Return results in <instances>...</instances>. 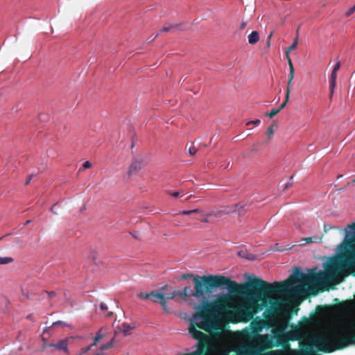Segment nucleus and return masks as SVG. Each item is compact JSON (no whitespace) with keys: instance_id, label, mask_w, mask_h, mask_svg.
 I'll use <instances>...</instances> for the list:
<instances>
[{"instance_id":"nucleus-1","label":"nucleus","mask_w":355,"mask_h":355,"mask_svg":"<svg viewBox=\"0 0 355 355\" xmlns=\"http://www.w3.org/2000/svg\"><path fill=\"white\" fill-rule=\"evenodd\" d=\"M355 263V254L345 257H333L325 264V272L320 271L307 275L302 272L300 268H295L288 279L282 282L269 283L261 279L258 282V287L254 295L258 303V311L264 307H270L279 313L283 299H276L273 295L284 293L289 295H297L302 293V285L293 286L297 283L309 286L311 284L319 282L325 279L334 280L344 273L347 266Z\"/></svg>"},{"instance_id":"nucleus-2","label":"nucleus","mask_w":355,"mask_h":355,"mask_svg":"<svg viewBox=\"0 0 355 355\" xmlns=\"http://www.w3.org/2000/svg\"><path fill=\"white\" fill-rule=\"evenodd\" d=\"M275 347L282 349L274 350L270 355H320L318 351L331 353L336 351L331 331L327 334H317L299 341L300 349H292L288 339L282 334L275 336Z\"/></svg>"},{"instance_id":"nucleus-3","label":"nucleus","mask_w":355,"mask_h":355,"mask_svg":"<svg viewBox=\"0 0 355 355\" xmlns=\"http://www.w3.org/2000/svg\"><path fill=\"white\" fill-rule=\"evenodd\" d=\"M209 280L207 284L209 286L210 294L212 290L216 288L226 286L231 293H236L250 297L254 295L258 287L259 278L254 277L246 284H238L232 281L230 277L223 275H208Z\"/></svg>"},{"instance_id":"nucleus-4","label":"nucleus","mask_w":355,"mask_h":355,"mask_svg":"<svg viewBox=\"0 0 355 355\" xmlns=\"http://www.w3.org/2000/svg\"><path fill=\"white\" fill-rule=\"evenodd\" d=\"M200 322H196V320H191L189 327V332L194 338L198 341L197 344V349L192 353L196 355H207L210 348V340L208 335L198 330L202 329L207 332H211L216 329V324L214 318H201Z\"/></svg>"},{"instance_id":"nucleus-5","label":"nucleus","mask_w":355,"mask_h":355,"mask_svg":"<svg viewBox=\"0 0 355 355\" xmlns=\"http://www.w3.org/2000/svg\"><path fill=\"white\" fill-rule=\"evenodd\" d=\"M258 303H257L254 295L248 297L244 303L234 304L227 315V320L233 323H247L253 319L258 311Z\"/></svg>"},{"instance_id":"nucleus-6","label":"nucleus","mask_w":355,"mask_h":355,"mask_svg":"<svg viewBox=\"0 0 355 355\" xmlns=\"http://www.w3.org/2000/svg\"><path fill=\"white\" fill-rule=\"evenodd\" d=\"M208 280V275H195L193 277L194 291H192L189 287H184L181 291H175L176 295L182 297H195L205 299L206 295H210L209 286L207 284Z\"/></svg>"},{"instance_id":"nucleus-7","label":"nucleus","mask_w":355,"mask_h":355,"mask_svg":"<svg viewBox=\"0 0 355 355\" xmlns=\"http://www.w3.org/2000/svg\"><path fill=\"white\" fill-rule=\"evenodd\" d=\"M275 341L273 340L272 337L267 334H258L254 339V343L249 350V354L259 355L263 351L275 347Z\"/></svg>"},{"instance_id":"nucleus-8","label":"nucleus","mask_w":355,"mask_h":355,"mask_svg":"<svg viewBox=\"0 0 355 355\" xmlns=\"http://www.w3.org/2000/svg\"><path fill=\"white\" fill-rule=\"evenodd\" d=\"M175 296V290L166 285L160 288L159 291H152L150 299L155 303H159L163 309L167 311L166 300H173Z\"/></svg>"},{"instance_id":"nucleus-9","label":"nucleus","mask_w":355,"mask_h":355,"mask_svg":"<svg viewBox=\"0 0 355 355\" xmlns=\"http://www.w3.org/2000/svg\"><path fill=\"white\" fill-rule=\"evenodd\" d=\"M208 296L206 295V298L203 299L202 304L196 307L197 311L193 315L194 320H198V318H213V314L216 311L214 303L207 300Z\"/></svg>"},{"instance_id":"nucleus-10","label":"nucleus","mask_w":355,"mask_h":355,"mask_svg":"<svg viewBox=\"0 0 355 355\" xmlns=\"http://www.w3.org/2000/svg\"><path fill=\"white\" fill-rule=\"evenodd\" d=\"M214 304L216 312L225 313L227 316L234 302L229 295H222L218 297L217 301L214 302Z\"/></svg>"},{"instance_id":"nucleus-11","label":"nucleus","mask_w":355,"mask_h":355,"mask_svg":"<svg viewBox=\"0 0 355 355\" xmlns=\"http://www.w3.org/2000/svg\"><path fill=\"white\" fill-rule=\"evenodd\" d=\"M344 232L345 233V242L352 247L355 244V222L348 225Z\"/></svg>"},{"instance_id":"nucleus-12","label":"nucleus","mask_w":355,"mask_h":355,"mask_svg":"<svg viewBox=\"0 0 355 355\" xmlns=\"http://www.w3.org/2000/svg\"><path fill=\"white\" fill-rule=\"evenodd\" d=\"M144 166V163L142 159L135 158L129 166L127 175L130 177L137 173Z\"/></svg>"},{"instance_id":"nucleus-13","label":"nucleus","mask_w":355,"mask_h":355,"mask_svg":"<svg viewBox=\"0 0 355 355\" xmlns=\"http://www.w3.org/2000/svg\"><path fill=\"white\" fill-rule=\"evenodd\" d=\"M239 208H243V206H241L240 204L234 205L233 207H229L225 209L224 210H220L217 211H212L209 213H208V216H215L217 218L221 217L223 214H230L232 212H235Z\"/></svg>"},{"instance_id":"nucleus-14","label":"nucleus","mask_w":355,"mask_h":355,"mask_svg":"<svg viewBox=\"0 0 355 355\" xmlns=\"http://www.w3.org/2000/svg\"><path fill=\"white\" fill-rule=\"evenodd\" d=\"M68 341L69 338L60 340L58 343H55L53 345V351L59 350L64 352H68Z\"/></svg>"},{"instance_id":"nucleus-15","label":"nucleus","mask_w":355,"mask_h":355,"mask_svg":"<svg viewBox=\"0 0 355 355\" xmlns=\"http://www.w3.org/2000/svg\"><path fill=\"white\" fill-rule=\"evenodd\" d=\"M336 79H337V72L331 71L330 75V80H329V90H330V95L329 98L330 99L332 98L333 94L334 93V89L336 86Z\"/></svg>"},{"instance_id":"nucleus-16","label":"nucleus","mask_w":355,"mask_h":355,"mask_svg":"<svg viewBox=\"0 0 355 355\" xmlns=\"http://www.w3.org/2000/svg\"><path fill=\"white\" fill-rule=\"evenodd\" d=\"M180 26V24H165L162 29H160L158 33L155 35L153 39L157 37L161 33H166L172 31L174 32Z\"/></svg>"},{"instance_id":"nucleus-17","label":"nucleus","mask_w":355,"mask_h":355,"mask_svg":"<svg viewBox=\"0 0 355 355\" xmlns=\"http://www.w3.org/2000/svg\"><path fill=\"white\" fill-rule=\"evenodd\" d=\"M278 313H279L278 311H277L274 309H272L270 307H267L266 311L263 312V315L266 320H274L277 318Z\"/></svg>"},{"instance_id":"nucleus-18","label":"nucleus","mask_w":355,"mask_h":355,"mask_svg":"<svg viewBox=\"0 0 355 355\" xmlns=\"http://www.w3.org/2000/svg\"><path fill=\"white\" fill-rule=\"evenodd\" d=\"M322 239V236H318L317 235L311 236V237H306V238H302L301 239L302 241H304V243H300V245H305L307 243H321Z\"/></svg>"},{"instance_id":"nucleus-19","label":"nucleus","mask_w":355,"mask_h":355,"mask_svg":"<svg viewBox=\"0 0 355 355\" xmlns=\"http://www.w3.org/2000/svg\"><path fill=\"white\" fill-rule=\"evenodd\" d=\"M238 255L241 257L248 260H254L255 255L250 254L247 250H241L238 252Z\"/></svg>"},{"instance_id":"nucleus-20","label":"nucleus","mask_w":355,"mask_h":355,"mask_svg":"<svg viewBox=\"0 0 355 355\" xmlns=\"http://www.w3.org/2000/svg\"><path fill=\"white\" fill-rule=\"evenodd\" d=\"M259 40V34L257 31H252L248 35V42L250 44H255Z\"/></svg>"},{"instance_id":"nucleus-21","label":"nucleus","mask_w":355,"mask_h":355,"mask_svg":"<svg viewBox=\"0 0 355 355\" xmlns=\"http://www.w3.org/2000/svg\"><path fill=\"white\" fill-rule=\"evenodd\" d=\"M287 59H288V64L289 66V74H288V80H293L294 78V74H295V69L293 64V62L291 61V59L290 58V55L287 54Z\"/></svg>"},{"instance_id":"nucleus-22","label":"nucleus","mask_w":355,"mask_h":355,"mask_svg":"<svg viewBox=\"0 0 355 355\" xmlns=\"http://www.w3.org/2000/svg\"><path fill=\"white\" fill-rule=\"evenodd\" d=\"M134 327L128 323H123L120 327V330L124 333L125 336L129 334V331L132 329Z\"/></svg>"},{"instance_id":"nucleus-23","label":"nucleus","mask_w":355,"mask_h":355,"mask_svg":"<svg viewBox=\"0 0 355 355\" xmlns=\"http://www.w3.org/2000/svg\"><path fill=\"white\" fill-rule=\"evenodd\" d=\"M114 344V338H113L110 341L107 342V343L102 345L99 348L101 350L100 352H102L105 350H107V349H109L110 347H112Z\"/></svg>"},{"instance_id":"nucleus-24","label":"nucleus","mask_w":355,"mask_h":355,"mask_svg":"<svg viewBox=\"0 0 355 355\" xmlns=\"http://www.w3.org/2000/svg\"><path fill=\"white\" fill-rule=\"evenodd\" d=\"M297 43H298V30H297V36H296L295 39L294 40L293 44L291 46H290L286 51V54L288 53V55H289V52L291 51H293L294 49H295V48L297 45Z\"/></svg>"},{"instance_id":"nucleus-25","label":"nucleus","mask_w":355,"mask_h":355,"mask_svg":"<svg viewBox=\"0 0 355 355\" xmlns=\"http://www.w3.org/2000/svg\"><path fill=\"white\" fill-rule=\"evenodd\" d=\"M275 127H277V125L272 124V125H270L267 129L266 134L268 137V141L270 140L271 136L274 134V132H275L274 128Z\"/></svg>"},{"instance_id":"nucleus-26","label":"nucleus","mask_w":355,"mask_h":355,"mask_svg":"<svg viewBox=\"0 0 355 355\" xmlns=\"http://www.w3.org/2000/svg\"><path fill=\"white\" fill-rule=\"evenodd\" d=\"M201 210L200 209H195L192 210H184L181 211L180 214L183 215H189L191 214L200 213Z\"/></svg>"},{"instance_id":"nucleus-27","label":"nucleus","mask_w":355,"mask_h":355,"mask_svg":"<svg viewBox=\"0 0 355 355\" xmlns=\"http://www.w3.org/2000/svg\"><path fill=\"white\" fill-rule=\"evenodd\" d=\"M279 112V109L274 108L271 110L270 112H266V116H269L270 118L274 117L275 115H277Z\"/></svg>"},{"instance_id":"nucleus-28","label":"nucleus","mask_w":355,"mask_h":355,"mask_svg":"<svg viewBox=\"0 0 355 355\" xmlns=\"http://www.w3.org/2000/svg\"><path fill=\"white\" fill-rule=\"evenodd\" d=\"M42 340H43L42 349H45L49 347L52 348V349H53V345L55 343H48L44 338H42Z\"/></svg>"},{"instance_id":"nucleus-29","label":"nucleus","mask_w":355,"mask_h":355,"mask_svg":"<svg viewBox=\"0 0 355 355\" xmlns=\"http://www.w3.org/2000/svg\"><path fill=\"white\" fill-rule=\"evenodd\" d=\"M12 261L10 257H0V265L7 264Z\"/></svg>"},{"instance_id":"nucleus-30","label":"nucleus","mask_w":355,"mask_h":355,"mask_svg":"<svg viewBox=\"0 0 355 355\" xmlns=\"http://www.w3.org/2000/svg\"><path fill=\"white\" fill-rule=\"evenodd\" d=\"M151 295H152V291L150 292L149 293H140L138 294L137 296L140 299L147 300V299H150Z\"/></svg>"},{"instance_id":"nucleus-31","label":"nucleus","mask_w":355,"mask_h":355,"mask_svg":"<svg viewBox=\"0 0 355 355\" xmlns=\"http://www.w3.org/2000/svg\"><path fill=\"white\" fill-rule=\"evenodd\" d=\"M288 100H289V96L286 95L284 101L279 105V107H277V109H279V112L286 106V105L288 102Z\"/></svg>"},{"instance_id":"nucleus-32","label":"nucleus","mask_w":355,"mask_h":355,"mask_svg":"<svg viewBox=\"0 0 355 355\" xmlns=\"http://www.w3.org/2000/svg\"><path fill=\"white\" fill-rule=\"evenodd\" d=\"M188 153L189 155L193 156L197 153V149L195 146H190L188 149Z\"/></svg>"},{"instance_id":"nucleus-33","label":"nucleus","mask_w":355,"mask_h":355,"mask_svg":"<svg viewBox=\"0 0 355 355\" xmlns=\"http://www.w3.org/2000/svg\"><path fill=\"white\" fill-rule=\"evenodd\" d=\"M292 82L293 80H288V83H287V88H286V95H288L289 96L290 95V92H291V87L292 86Z\"/></svg>"},{"instance_id":"nucleus-34","label":"nucleus","mask_w":355,"mask_h":355,"mask_svg":"<svg viewBox=\"0 0 355 355\" xmlns=\"http://www.w3.org/2000/svg\"><path fill=\"white\" fill-rule=\"evenodd\" d=\"M100 340H102L105 337V334L103 333V329H101L96 335Z\"/></svg>"},{"instance_id":"nucleus-35","label":"nucleus","mask_w":355,"mask_h":355,"mask_svg":"<svg viewBox=\"0 0 355 355\" xmlns=\"http://www.w3.org/2000/svg\"><path fill=\"white\" fill-rule=\"evenodd\" d=\"M355 12V5L350 8L345 13L346 17H349L352 14Z\"/></svg>"},{"instance_id":"nucleus-36","label":"nucleus","mask_w":355,"mask_h":355,"mask_svg":"<svg viewBox=\"0 0 355 355\" xmlns=\"http://www.w3.org/2000/svg\"><path fill=\"white\" fill-rule=\"evenodd\" d=\"M89 350H90V347H89V346L85 347H82L80 349V355L87 354Z\"/></svg>"},{"instance_id":"nucleus-37","label":"nucleus","mask_w":355,"mask_h":355,"mask_svg":"<svg viewBox=\"0 0 355 355\" xmlns=\"http://www.w3.org/2000/svg\"><path fill=\"white\" fill-rule=\"evenodd\" d=\"M293 176H291V178H290V181L288 182H287L284 188V190H286L288 188H290L292 184H293Z\"/></svg>"},{"instance_id":"nucleus-38","label":"nucleus","mask_w":355,"mask_h":355,"mask_svg":"<svg viewBox=\"0 0 355 355\" xmlns=\"http://www.w3.org/2000/svg\"><path fill=\"white\" fill-rule=\"evenodd\" d=\"M260 123H261V121L259 119H256L254 121H248L246 123V125H250V124H254L255 125H258L260 124Z\"/></svg>"},{"instance_id":"nucleus-39","label":"nucleus","mask_w":355,"mask_h":355,"mask_svg":"<svg viewBox=\"0 0 355 355\" xmlns=\"http://www.w3.org/2000/svg\"><path fill=\"white\" fill-rule=\"evenodd\" d=\"M331 229H336V227L331 226V225H327V224L324 225V231L325 232H327L329 230H330Z\"/></svg>"},{"instance_id":"nucleus-40","label":"nucleus","mask_w":355,"mask_h":355,"mask_svg":"<svg viewBox=\"0 0 355 355\" xmlns=\"http://www.w3.org/2000/svg\"><path fill=\"white\" fill-rule=\"evenodd\" d=\"M340 68V63L338 61L333 68V71L337 72Z\"/></svg>"},{"instance_id":"nucleus-41","label":"nucleus","mask_w":355,"mask_h":355,"mask_svg":"<svg viewBox=\"0 0 355 355\" xmlns=\"http://www.w3.org/2000/svg\"><path fill=\"white\" fill-rule=\"evenodd\" d=\"M100 309L103 312L107 311V309H108L107 306L105 303H103V302L101 303Z\"/></svg>"},{"instance_id":"nucleus-42","label":"nucleus","mask_w":355,"mask_h":355,"mask_svg":"<svg viewBox=\"0 0 355 355\" xmlns=\"http://www.w3.org/2000/svg\"><path fill=\"white\" fill-rule=\"evenodd\" d=\"M91 166H92L91 163H90L89 161H87V162H85L83 164V169L89 168H91Z\"/></svg>"},{"instance_id":"nucleus-43","label":"nucleus","mask_w":355,"mask_h":355,"mask_svg":"<svg viewBox=\"0 0 355 355\" xmlns=\"http://www.w3.org/2000/svg\"><path fill=\"white\" fill-rule=\"evenodd\" d=\"M45 293L48 295L49 298H52L55 296L56 293L54 291H45Z\"/></svg>"},{"instance_id":"nucleus-44","label":"nucleus","mask_w":355,"mask_h":355,"mask_svg":"<svg viewBox=\"0 0 355 355\" xmlns=\"http://www.w3.org/2000/svg\"><path fill=\"white\" fill-rule=\"evenodd\" d=\"M209 216H208V214H207L206 215H205V216L202 218L201 221H202V223H209Z\"/></svg>"},{"instance_id":"nucleus-45","label":"nucleus","mask_w":355,"mask_h":355,"mask_svg":"<svg viewBox=\"0 0 355 355\" xmlns=\"http://www.w3.org/2000/svg\"><path fill=\"white\" fill-rule=\"evenodd\" d=\"M169 195H171V196L174 197V198H177L180 196V193L178 192V191H175V192H168V193Z\"/></svg>"},{"instance_id":"nucleus-46","label":"nucleus","mask_w":355,"mask_h":355,"mask_svg":"<svg viewBox=\"0 0 355 355\" xmlns=\"http://www.w3.org/2000/svg\"><path fill=\"white\" fill-rule=\"evenodd\" d=\"M191 277H192V275L191 274L186 273V274H184V275H182L181 279H188Z\"/></svg>"},{"instance_id":"nucleus-47","label":"nucleus","mask_w":355,"mask_h":355,"mask_svg":"<svg viewBox=\"0 0 355 355\" xmlns=\"http://www.w3.org/2000/svg\"><path fill=\"white\" fill-rule=\"evenodd\" d=\"M32 178H33V175H30L28 177V178H27V180H26V182H25V184H26V185L28 184L31 182V180H32Z\"/></svg>"},{"instance_id":"nucleus-48","label":"nucleus","mask_w":355,"mask_h":355,"mask_svg":"<svg viewBox=\"0 0 355 355\" xmlns=\"http://www.w3.org/2000/svg\"><path fill=\"white\" fill-rule=\"evenodd\" d=\"M247 26V23L245 21H243L240 26V30H243Z\"/></svg>"},{"instance_id":"nucleus-49","label":"nucleus","mask_w":355,"mask_h":355,"mask_svg":"<svg viewBox=\"0 0 355 355\" xmlns=\"http://www.w3.org/2000/svg\"><path fill=\"white\" fill-rule=\"evenodd\" d=\"M57 204H54L51 208V211L55 214H58V212L54 211V209L57 207Z\"/></svg>"},{"instance_id":"nucleus-50","label":"nucleus","mask_w":355,"mask_h":355,"mask_svg":"<svg viewBox=\"0 0 355 355\" xmlns=\"http://www.w3.org/2000/svg\"><path fill=\"white\" fill-rule=\"evenodd\" d=\"M279 245L278 243L275 244V247L274 248V250L276 251H282V250L279 248Z\"/></svg>"},{"instance_id":"nucleus-51","label":"nucleus","mask_w":355,"mask_h":355,"mask_svg":"<svg viewBox=\"0 0 355 355\" xmlns=\"http://www.w3.org/2000/svg\"><path fill=\"white\" fill-rule=\"evenodd\" d=\"M101 340L98 338V337H96L95 336V337L94 338V342L96 343V344L98 343V342H99Z\"/></svg>"},{"instance_id":"nucleus-52","label":"nucleus","mask_w":355,"mask_h":355,"mask_svg":"<svg viewBox=\"0 0 355 355\" xmlns=\"http://www.w3.org/2000/svg\"><path fill=\"white\" fill-rule=\"evenodd\" d=\"M96 346H97V344L94 342L92 344H91L90 345H89V347H90V349H92V347H96Z\"/></svg>"},{"instance_id":"nucleus-53","label":"nucleus","mask_w":355,"mask_h":355,"mask_svg":"<svg viewBox=\"0 0 355 355\" xmlns=\"http://www.w3.org/2000/svg\"><path fill=\"white\" fill-rule=\"evenodd\" d=\"M106 315L107 317H112L113 315V313L112 312H108Z\"/></svg>"},{"instance_id":"nucleus-54","label":"nucleus","mask_w":355,"mask_h":355,"mask_svg":"<svg viewBox=\"0 0 355 355\" xmlns=\"http://www.w3.org/2000/svg\"><path fill=\"white\" fill-rule=\"evenodd\" d=\"M60 323H62V322H61V321L55 322L53 324V326H55V325H57V324H60Z\"/></svg>"},{"instance_id":"nucleus-55","label":"nucleus","mask_w":355,"mask_h":355,"mask_svg":"<svg viewBox=\"0 0 355 355\" xmlns=\"http://www.w3.org/2000/svg\"><path fill=\"white\" fill-rule=\"evenodd\" d=\"M322 307L321 306H319V305H318V306H316V309H316L317 311H320V310H321V309H322Z\"/></svg>"},{"instance_id":"nucleus-56","label":"nucleus","mask_w":355,"mask_h":355,"mask_svg":"<svg viewBox=\"0 0 355 355\" xmlns=\"http://www.w3.org/2000/svg\"><path fill=\"white\" fill-rule=\"evenodd\" d=\"M30 223H31V220H27V221L26 222L25 225H28V224H29Z\"/></svg>"},{"instance_id":"nucleus-57","label":"nucleus","mask_w":355,"mask_h":355,"mask_svg":"<svg viewBox=\"0 0 355 355\" xmlns=\"http://www.w3.org/2000/svg\"><path fill=\"white\" fill-rule=\"evenodd\" d=\"M290 339H291V340H296V339H297V338L293 337V338H291Z\"/></svg>"},{"instance_id":"nucleus-58","label":"nucleus","mask_w":355,"mask_h":355,"mask_svg":"<svg viewBox=\"0 0 355 355\" xmlns=\"http://www.w3.org/2000/svg\"><path fill=\"white\" fill-rule=\"evenodd\" d=\"M271 37H272V34L270 35L268 39L270 40Z\"/></svg>"}]
</instances>
